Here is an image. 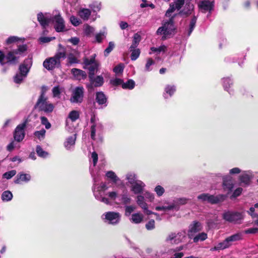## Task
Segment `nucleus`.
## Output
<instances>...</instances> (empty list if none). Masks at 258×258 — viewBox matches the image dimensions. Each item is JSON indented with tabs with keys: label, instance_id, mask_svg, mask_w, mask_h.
I'll return each instance as SVG.
<instances>
[{
	"label": "nucleus",
	"instance_id": "obj_1",
	"mask_svg": "<svg viewBox=\"0 0 258 258\" xmlns=\"http://www.w3.org/2000/svg\"><path fill=\"white\" fill-rule=\"evenodd\" d=\"M191 1L192 0H173V2L170 4L165 16L168 17H171L176 10L179 11L184 5H185V6L183 9L180 11L178 14L185 16L190 15L194 9L193 4L191 3Z\"/></svg>",
	"mask_w": 258,
	"mask_h": 258
},
{
	"label": "nucleus",
	"instance_id": "obj_2",
	"mask_svg": "<svg viewBox=\"0 0 258 258\" xmlns=\"http://www.w3.org/2000/svg\"><path fill=\"white\" fill-rule=\"evenodd\" d=\"M94 194L95 198L98 200L100 201L107 205H110L111 204V202H113L117 205H126L130 204L131 202V198L126 193L123 194L120 196H118L115 191L109 192L106 195L108 197V199L100 197L96 194L95 191H94Z\"/></svg>",
	"mask_w": 258,
	"mask_h": 258
},
{
	"label": "nucleus",
	"instance_id": "obj_3",
	"mask_svg": "<svg viewBox=\"0 0 258 258\" xmlns=\"http://www.w3.org/2000/svg\"><path fill=\"white\" fill-rule=\"evenodd\" d=\"M59 49L53 57L46 59L43 63V67L48 70H52L55 68L59 67L60 64V59L65 58L66 51L64 48L59 44Z\"/></svg>",
	"mask_w": 258,
	"mask_h": 258
},
{
	"label": "nucleus",
	"instance_id": "obj_4",
	"mask_svg": "<svg viewBox=\"0 0 258 258\" xmlns=\"http://www.w3.org/2000/svg\"><path fill=\"white\" fill-rule=\"evenodd\" d=\"M169 20H164L162 23V26L157 30L156 33L158 35L162 36V39L164 40L169 38L174 34L175 27L173 19L174 16L172 15Z\"/></svg>",
	"mask_w": 258,
	"mask_h": 258
},
{
	"label": "nucleus",
	"instance_id": "obj_5",
	"mask_svg": "<svg viewBox=\"0 0 258 258\" xmlns=\"http://www.w3.org/2000/svg\"><path fill=\"white\" fill-rule=\"evenodd\" d=\"M36 106L39 110L46 113L51 112L54 109V105L47 101V97L45 95L44 91H42Z\"/></svg>",
	"mask_w": 258,
	"mask_h": 258
},
{
	"label": "nucleus",
	"instance_id": "obj_6",
	"mask_svg": "<svg viewBox=\"0 0 258 258\" xmlns=\"http://www.w3.org/2000/svg\"><path fill=\"white\" fill-rule=\"evenodd\" d=\"M198 199L202 202H208L212 204H217L223 201L226 196L222 195L216 196L209 194H202L197 197Z\"/></svg>",
	"mask_w": 258,
	"mask_h": 258
},
{
	"label": "nucleus",
	"instance_id": "obj_7",
	"mask_svg": "<svg viewBox=\"0 0 258 258\" xmlns=\"http://www.w3.org/2000/svg\"><path fill=\"white\" fill-rule=\"evenodd\" d=\"M26 50L27 46L26 45H22L19 46L17 49L14 50L13 51L10 52L8 54L6 57L8 62H15L20 56H23Z\"/></svg>",
	"mask_w": 258,
	"mask_h": 258
},
{
	"label": "nucleus",
	"instance_id": "obj_8",
	"mask_svg": "<svg viewBox=\"0 0 258 258\" xmlns=\"http://www.w3.org/2000/svg\"><path fill=\"white\" fill-rule=\"evenodd\" d=\"M102 218L108 224L115 225L119 222L121 215L118 212H108L103 214Z\"/></svg>",
	"mask_w": 258,
	"mask_h": 258
},
{
	"label": "nucleus",
	"instance_id": "obj_9",
	"mask_svg": "<svg viewBox=\"0 0 258 258\" xmlns=\"http://www.w3.org/2000/svg\"><path fill=\"white\" fill-rule=\"evenodd\" d=\"M223 218L226 221L237 223L243 219V215L240 212L227 211L223 214Z\"/></svg>",
	"mask_w": 258,
	"mask_h": 258
},
{
	"label": "nucleus",
	"instance_id": "obj_10",
	"mask_svg": "<svg viewBox=\"0 0 258 258\" xmlns=\"http://www.w3.org/2000/svg\"><path fill=\"white\" fill-rule=\"evenodd\" d=\"M185 236V232L171 233L166 237L165 241L171 244H178L181 242Z\"/></svg>",
	"mask_w": 258,
	"mask_h": 258
},
{
	"label": "nucleus",
	"instance_id": "obj_11",
	"mask_svg": "<svg viewBox=\"0 0 258 258\" xmlns=\"http://www.w3.org/2000/svg\"><path fill=\"white\" fill-rule=\"evenodd\" d=\"M55 15L52 17V21L54 24V28L56 31L62 32L65 29L64 21L61 17L59 13L55 12Z\"/></svg>",
	"mask_w": 258,
	"mask_h": 258
},
{
	"label": "nucleus",
	"instance_id": "obj_12",
	"mask_svg": "<svg viewBox=\"0 0 258 258\" xmlns=\"http://www.w3.org/2000/svg\"><path fill=\"white\" fill-rule=\"evenodd\" d=\"M84 88L82 87H76L73 91L70 101L73 103L81 102L83 100Z\"/></svg>",
	"mask_w": 258,
	"mask_h": 258
},
{
	"label": "nucleus",
	"instance_id": "obj_13",
	"mask_svg": "<svg viewBox=\"0 0 258 258\" xmlns=\"http://www.w3.org/2000/svg\"><path fill=\"white\" fill-rule=\"evenodd\" d=\"M26 123H23L18 125L15 129L14 137L16 141L20 142L23 140L25 137L24 128Z\"/></svg>",
	"mask_w": 258,
	"mask_h": 258
},
{
	"label": "nucleus",
	"instance_id": "obj_14",
	"mask_svg": "<svg viewBox=\"0 0 258 258\" xmlns=\"http://www.w3.org/2000/svg\"><path fill=\"white\" fill-rule=\"evenodd\" d=\"M91 121L93 123L91 128V137L93 140H95L96 133H97L99 134L101 133L102 128V125L100 122H95V116H92Z\"/></svg>",
	"mask_w": 258,
	"mask_h": 258
},
{
	"label": "nucleus",
	"instance_id": "obj_15",
	"mask_svg": "<svg viewBox=\"0 0 258 258\" xmlns=\"http://www.w3.org/2000/svg\"><path fill=\"white\" fill-rule=\"evenodd\" d=\"M91 121L93 123L91 128V137L93 140H95L96 133H97L99 134L101 133L102 128V125L100 122H95V116H92Z\"/></svg>",
	"mask_w": 258,
	"mask_h": 258
},
{
	"label": "nucleus",
	"instance_id": "obj_16",
	"mask_svg": "<svg viewBox=\"0 0 258 258\" xmlns=\"http://www.w3.org/2000/svg\"><path fill=\"white\" fill-rule=\"evenodd\" d=\"M51 19V17L49 14H43L42 13H39L37 14V20L43 28H46L49 25Z\"/></svg>",
	"mask_w": 258,
	"mask_h": 258
},
{
	"label": "nucleus",
	"instance_id": "obj_17",
	"mask_svg": "<svg viewBox=\"0 0 258 258\" xmlns=\"http://www.w3.org/2000/svg\"><path fill=\"white\" fill-rule=\"evenodd\" d=\"M80 53L75 49H72L67 53V60L68 64L78 63L79 62V58Z\"/></svg>",
	"mask_w": 258,
	"mask_h": 258
},
{
	"label": "nucleus",
	"instance_id": "obj_18",
	"mask_svg": "<svg viewBox=\"0 0 258 258\" xmlns=\"http://www.w3.org/2000/svg\"><path fill=\"white\" fill-rule=\"evenodd\" d=\"M213 1H203L199 4L200 10L203 13L211 11L213 8Z\"/></svg>",
	"mask_w": 258,
	"mask_h": 258
},
{
	"label": "nucleus",
	"instance_id": "obj_19",
	"mask_svg": "<svg viewBox=\"0 0 258 258\" xmlns=\"http://www.w3.org/2000/svg\"><path fill=\"white\" fill-rule=\"evenodd\" d=\"M253 174L250 171L243 172L240 176V180L241 183L247 185L249 183L250 180L253 178Z\"/></svg>",
	"mask_w": 258,
	"mask_h": 258
},
{
	"label": "nucleus",
	"instance_id": "obj_20",
	"mask_svg": "<svg viewBox=\"0 0 258 258\" xmlns=\"http://www.w3.org/2000/svg\"><path fill=\"white\" fill-rule=\"evenodd\" d=\"M145 186V183L139 180L131 186V190L135 194H140L143 191Z\"/></svg>",
	"mask_w": 258,
	"mask_h": 258
},
{
	"label": "nucleus",
	"instance_id": "obj_21",
	"mask_svg": "<svg viewBox=\"0 0 258 258\" xmlns=\"http://www.w3.org/2000/svg\"><path fill=\"white\" fill-rule=\"evenodd\" d=\"M202 229L201 224L199 222H194L189 227L188 234L189 237L192 236L195 233L200 231Z\"/></svg>",
	"mask_w": 258,
	"mask_h": 258
},
{
	"label": "nucleus",
	"instance_id": "obj_22",
	"mask_svg": "<svg viewBox=\"0 0 258 258\" xmlns=\"http://www.w3.org/2000/svg\"><path fill=\"white\" fill-rule=\"evenodd\" d=\"M31 179V175L29 174L20 173L17 176V179L15 180V183L20 184L22 182H27Z\"/></svg>",
	"mask_w": 258,
	"mask_h": 258
},
{
	"label": "nucleus",
	"instance_id": "obj_23",
	"mask_svg": "<svg viewBox=\"0 0 258 258\" xmlns=\"http://www.w3.org/2000/svg\"><path fill=\"white\" fill-rule=\"evenodd\" d=\"M78 15L83 20H88L91 15V11L89 9L80 8L78 12Z\"/></svg>",
	"mask_w": 258,
	"mask_h": 258
},
{
	"label": "nucleus",
	"instance_id": "obj_24",
	"mask_svg": "<svg viewBox=\"0 0 258 258\" xmlns=\"http://www.w3.org/2000/svg\"><path fill=\"white\" fill-rule=\"evenodd\" d=\"M144 216L140 213H136L132 215L130 221L134 224H139L143 221Z\"/></svg>",
	"mask_w": 258,
	"mask_h": 258
},
{
	"label": "nucleus",
	"instance_id": "obj_25",
	"mask_svg": "<svg viewBox=\"0 0 258 258\" xmlns=\"http://www.w3.org/2000/svg\"><path fill=\"white\" fill-rule=\"evenodd\" d=\"M52 92L53 97L60 98L61 94L64 92V89L60 86H54L52 89Z\"/></svg>",
	"mask_w": 258,
	"mask_h": 258
},
{
	"label": "nucleus",
	"instance_id": "obj_26",
	"mask_svg": "<svg viewBox=\"0 0 258 258\" xmlns=\"http://www.w3.org/2000/svg\"><path fill=\"white\" fill-rule=\"evenodd\" d=\"M72 73L78 80L85 78L86 77L85 72L82 70L78 69H73L71 71Z\"/></svg>",
	"mask_w": 258,
	"mask_h": 258
},
{
	"label": "nucleus",
	"instance_id": "obj_27",
	"mask_svg": "<svg viewBox=\"0 0 258 258\" xmlns=\"http://www.w3.org/2000/svg\"><path fill=\"white\" fill-rule=\"evenodd\" d=\"M91 83L95 87H100L102 86L104 82L103 78L101 76H98L95 78H93V76H90Z\"/></svg>",
	"mask_w": 258,
	"mask_h": 258
},
{
	"label": "nucleus",
	"instance_id": "obj_28",
	"mask_svg": "<svg viewBox=\"0 0 258 258\" xmlns=\"http://www.w3.org/2000/svg\"><path fill=\"white\" fill-rule=\"evenodd\" d=\"M96 100L99 104H104L107 102V98L102 92L96 93Z\"/></svg>",
	"mask_w": 258,
	"mask_h": 258
},
{
	"label": "nucleus",
	"instance_id": "obj_29",
	"mask_svg": "<svg viewBox=\"0 0 258 258\" xmlns=\"http://www.w3.org/2000/svg\"><path fill=\"white\" fill-rule=\"evenodd\" d=\"M186 202L187 200L185 198H178L175 199L171 203V205L175 206L174 209L178 210L179 206L186 204Z\"/></svg>",
	"mask_w": 258,
	"mask_h": 258
},
{
	"label": "nucleus",
	"instance_id": "obj_30",
	"mask_svg": "<svg viewBox=\"0 0 258 258\" xmlns=\"http://www.w3.org/2000/svg\"><path fill=\"white\" fill-rule=\"evenodd\" d=\"M130 50L131 52V58L132 60H136L140 56V50L139 48L130 47Z\"/></svg>",
	"mask_w": 258,
	"mask_h": 258
},
{
	"label": "nucleus",
	"instance_id": "obj_31",
	"mask_svg": "<svg viewBox=\"0 0 258 258\" xmlns=\"http://www.w3.org/2000/svg\"><path fill=\"white\" fill-rule=\"evenodd\" d=\"M76 135L74 137H70L67 139V141L64 142V147L67 149H69L72 146H73L75 144L76 141Z\"/></svg>",
	"mask_w": 258,
	"mask_h": 258
},
{
	"label": "nucleus",
	"instance_id": "obj_32",
	"mask_svg": "<svg viewBox=\"0 0 258 258\" xmlns=\"http://www.w3.org/2000/svg\"><path fill=\"white\" fill-rule=\"evenodd\" d=\"M126 179L131 185L134 184L138 180L137 179L136 175L134 173H128L126 175Z\"/></svg>",
	"mask_w": 258,
	"mask_h": 258
},
{
	"label": "nucleus",
	"instance_id": "obj_33",
	"mask_svg": "<svg viewBox=\"0 0 258 258\" xmlns=\"http://www.w3.org/2000/svg\"><path fill=\"white\" fill-rule=\"evenodd\" d=\"M1 198L3 201H10L13 198V194L9 190L5 191L3 192Z\"/></svg>",
	"mask_w": 258,
	"mask_h": 258
},
{
	"label": "nucleus",
	"instance_id": "obj_34",
	"mask_svg": "<svg viewBox=\"0 0 258 258\" xmlns=\"http://www.w3.org/2000/svg\"><path fill=\"white\" fill-rule=\"evenodd\" d=\"M223 86L224 89L231 93L229 89L230 88L231 85H232V80L229 78H225L223 79Z\"/></svg>",
	"mask_w": 258,
	"mask_h": 258
},
{
	"label": "nucleus",
	"instance_id": "obj_35",
	"mask_svg": "<svg viewBox=\"0 0 258 258\" xmlns=\"http://www.w3.org/2000/svg\"><path fill=\"white\" fill-rule=\"evenodd\" d=\"M140 41V35L138 33L135 34L133 37V43L130 47H132V48H136L139 44Z\"/></svg>",
	"mask_w": 258,
	"mask_h": 258
},
{
	"label": "nucleus",
	"instance_id": "obj_36",
	"mask_svg": "<svg viewBox=\"0 0 258 258\" xmlns=\"http://www.w3.org/2000/svg\"><path fill=\"white\" fill-rule=\"evenodd\" d=\"M36 151L37 155L42 158H46L48 156V153L44 151L40 146H37Z\"/></svg>",
	"mask_w": 258,
	"mask_h": 258
},
{
	"label": "nucleus",
	"instance_id": "obj_37",
	"mask_svg": "<svg viewBox=\"0 0 258 258\" xmlns=\"http://www.w3.org/2000/svg\"><path fill=\"white\" fill-rule=\"evenodd\" d=\"M207 238V234L205 232H202L196 236L193 240L195 242H197L199 241H204Z\"/></svg>",
	"mask_w": 258,
	"mask_h": 258
},
{
	"label": "nucleus",
	"instance_id": "obj_38",
	"mask_svg": "<svg viewBox=\"0 0 258 258\" xmlns=\"http://www.w3.org/2000/svg\"><path fill=\"white\" fill-rule=\"evenodd\" d=\"M176 91V87L174 85H167L165 88V92L170 96H172Z\"/></svg>",
	"mask_w": 258,
	"mask_h": 258
},
{
	"label": "nucleus",
	"instance_id": "obj_39",
	"mask_svg": "<svg viewBox=\"0 0 258 258\" xmlns=\"http://www.w3.org/2000/svg\"><path fill=\"white\" fill-rule=\"evenodd\" d=\"M79 112L76 110H73L69 114L68 117L72 121H76L79 117Z\"/></svg>",
	"mask_w": 258,
	"mask_h": 258
},
{
	"label": "nucleus",
	"instance_id": "obj_40",
	"mask_svg": "<svg viewBox=\"0 0 258 258\" xmlns=\"http://www.w3.org/2000/svg\"><path fill=\"white\" fill-rule=\"evenodd\" d=\"M135 85V82L132 80L127 81L126 83H123L122 88L132 89L134 88Z\"/></svg>",
	"mask_w": 258,
	"mask_h": 258
},
{
	"label": "nucleus",
	"instance_id": "obj_41",
	"mask_svg": "<svg viewBox=\"0 0 258 258\" xmlns=\"http://www.w3.org/2000/svg\"><path fill=\"white\" fill-rule=\"evenodd\" d=\"M106 176L108 178L111 179L115 183H116L118 180V178L116 175L115 173L112 171L107 172L106 173Z\"/></svg>",
	"mask_w": 258,
	"mask_h": 258
},
{
	"label": "nucleus",
	"instance_id": "obj_42",
	"mask_svg": "<svg viewBox=\"0 0 258 258\" xmlns=\"http://www.w3.org/2000/svg\"><path fill=\"white\" fill-rule=\"evenodd\" d=\"M124 66L123 63H119L114 67L113 71L116 75L121 74L123 72Z\"/></svg>",
	"mask_w": 258,
	"mask_h": 258
},
{
	"label": "nucleus",
	"instance_id": "obj_43",
	"mask_svg": "<svg viewBox=\"0 0 258 258\" xmlns=\"http://www.w3.org/2000/svg\"><path fill=\"white\" fill-rule=\"evenodd\" d=\"M19 74L23 75L24 76L26 77L29 72V68L28 66L23 64L20 65L19 67Z\"/></svg>",
	"mask_w": 258,
	"mask_h": 258
},
{
	"label": "nucleus",
	"instance_id": "obj_44",
	"mask_svg": "<svg viewBox=\"0 0 258 258\" xmlns=\"http://www.w3.org/2000/svg\"><path fill=\"white\" fill-rule=\"evenodd\" d=\"M197 21V18L196 17H194L192 18V19L191 20L189 27L188 30V33H187V36H189L191 32H192L194 29L195 28L196 23Z\"/></svg>",
	"mask_w": 258,
	"mask_h": 258
},
{
	"label": "nucleus",
	"instance_id": "obj_45",
	"mask_svg": "<svg viewBox=\"0 0 258 258\" xmlns=\"http://www.w3.org/2000/svg\"><path fill=\"white\" fill-rule=\"evenodd\" d=\"M175 206L172 205L171 203L167 206H157L155 207L156 211H169L173 210Z\"/></svg>",
	"mask_w": 258,
	"mask_h": 258
},
{
	"label": "nucleus",
	"instance_id": "obj_46",
	"mask_svg": "<svg viewBox=\"0 0 258 258\" xmlns=\"http://www.w3.org/2000/svg\"><path fill=\"white\" fill-rule=\"evenodd\" d=\"M229 243H232L233 241H237L241 239V235L239 233H237L231 235L227 238Z\"/></svg>",
	"mask_w": 258,
	"mask_h": 258
},
{
	"label": "nucleus",
	"instance_id": "obj_47",
	"mask_svg": "<svg viewBox=\"0 0 258 258\" xmlns=\"http://www.w3.org/2000/svg\"><path fill=\"white\" fill-rule=\"evenodd\" d=\"M154 191L158 197L162 196L165 192L164 188L159 185L155 187Z\"/></svg>",
	"mask_w": 258,
	"mask_h": 258
},
{
	"label": "nucleus",
	"instance_id": "obj_48",
	"mask_svg": "<svg viewBox=\"0 0 258 258\" xmlns=\"http://www.w3.org/2000/svg\"><path fill=\"white\" fill-rule=\"evenodd\" d=\"M166 49V47L165 45H161L160 47L156 48V47H151V50L152 52H156L157 53H159L161 52H165Z\"/></svg>",
	"mask_w": 258,
	"mask_h": 258
},
{
	"label": "nucleus",
	"instance_id": "obj_49",
	"mask_svg": "<svg viewBox=\"0 0 258 258\" xmlns=\"http://www.w3.org/2000/svg\"><path fill=\"white\" fill-rule=\"evenodd\" d=\"M95 54L91 57L90 59H88L87 58H85L84 59V63L86 66H90L91 64H93L97 62L95 59Z\"/></svg>",
	"mask_w": 258,
	"mask_h": 258
},
{
	"label": "nucleus",
	"instance_id": "obj_50",
	"mask_svg": "<svg viewBox=\"0 0 258 258\" xmlns=\"http://www.w3.org/2000/svg\"><path fill=\"white\" fill-rule=\"evenodd\" d=\"M26 77L19 73L17 74L14 78L15 83L20 84Z\"/></svg>",
	"mask_w": 258,
	"mask_h": 258
},
{
	"label": "nucleus",
	"instance_id": "obj_51",
	"mask_svg": "<svg viewBox=\"0 0 258 258\" xmlns=\"http://www.w3.org/2000/svg\"><path fill=\"white\" fill-rule=\"evenodd\" d=\"M89 7L94 12L99 11L101 9V4L98 2H94L90 5Z\"/></svg>",
	"mask_w": 258,
	"mask_h": 258
},
{
	"label": "nucleus",
	"instance_id": "obj_52",
	"mask_svg": "<svg viewBox=\"0 0 258 258\" xmlns=\"http://www.w3.org/2000/svg\"><path fill=\"white\" fill-rule=\"evenodd\" d=\"M154 64V61L151 58H148L145 65V71L149 72L151 70V67Z\"/></svg>",
	"mask_w": 258,
	"mask_h": 258
},
{
	"label": "nucleus",
	"instance_id": "obj_53",
	"mask_svg": "<svg viewBox=\"0 0 258 258\" xmlns=\"http://www.w3.org/2000/svg\"><path fill=\"white\" fill-rule=\"evenodd\" d=\"M16 174V171L15 170H12L5 173L3 175V178H6L7 179L11 178Z\"/></svg>",
	"mask_w": 258,
	"mask_h": 258
},
{
	"label": "nucleus",
	"instance_id": "obj_54",
	"mask_svg": "<svg viewBox=\"0 0 258 258\" xmlns=\"http://www.w3.org/2000/svg\"><path fill=\"white\" fill-rule=\"evenodd\" d=\"M136 207L134 206H126L125 207V215L128 216L135 210Z\"/></svg>",
	"mask_w": 258,
	"mask_h": 258
},
{
	"label": "nucleus",
	"instance_id": "obj_55",
	"mask_svg": "<svg viewBox=\"0 0 258 258\" xmlns=\"http://www.w3.org/2000/svg\"><path fill=\"white\" fill-rule=\"evenodd\" d=\"M155 221L153 219L149 220L146 224V228L148 230H151L155 228Z\"/></svg>",
	"mask_w": 258,
	"mask_h": 258
},
{
	"label": "nucleus",
	"instance_id": "obj_56",
	"mask_svg": "<svg viewBox=\"0 0 258 258\" xmlns=\"http://www.w3.org/2000/svg\"><path fill=\"white\" fill-rule=\"evenodd\" d=\"M98 67V64L97 62H96L93 64L90 65V67L89 68V77L93 76V75H94V72L97 69Z\"/></svg>",
	"mask_w": 258,
	"mask_h": 258
},
{
	"label": "nucleus",
	"instance_id": "obj_57",
	"mask_svg": "<svg viewBox=\"0 0 258 258\" xmlns=\"http://www.w3.org/2000/svg\"><path fill=\"white\" fill-rule=\"evenodd\" d=\"M70 20L71 23L75 26L79 25L81 23V21L74 16H71Z\"/></svg>",
	"mask_w": 258,
	"mask_h": 258
},
{
	"label": "nucleus",
	"instance_id": "obj_58",
	"mask_svg": "<svg viewBox=\"0 0 258 258\" xmlns=\"http://www.w3.org/2000/svg\"><path fill=\"white\" fill-rule=\"evenodd\" d=\"M114 47V44L112 42H110L108 46L104 50V55L107 56L113 50Z\"/></svg>",
	"mask_w": 258,
	"mask_h": 258
},
{
	"label": "nucleus",
	"instance_id": "obj_59",
	"mask_svg": "<svg viewBox=\"0 0 258 258\" xmlns=\"http://www.w3.org/2000/svg\"><path fill=\"white\" fill-rule=\"evenodd\" d=\"M255 209L254 208L251 207L249 209V210L247 212L248 214L250 215L252 219L254 220L258 218V214L254 212Z\"/></svg>",
	"mask_w": 258,
	"mask_h": 258
},
{
	"label": "nucleus",
	"instance_id": "obj_60",
	"mask_svg": "<svg viewBox=\"0 0 258 258\" xmlns=\"http://www.w3.org/2000/svg\"><path fill=\"white\" fill-rule=\"evenodd\" d=\"M45 130L42 129L39 131H37L35 133V135L39 139L41 140L44 138L45 134Z\"/></svg>",
	"mask_w": 258,
	"mask_h": 258
},
{
	"label": "nucleus",
	"instance_id": "obj_61",
	"mask_svg": "<svg viewBox=\"0 0 258 258\" xmlns=\"http://www.w3.org/2000/svg\"><path fill=\"white\" fill-rule=\"evenodd\" d=\"M94 31V29L88 25L84 26V32L86 35H90L93 33Z\"/></svg>",
	"mask_w": 258,
	"mask_h": 258
},
{
	"label": "nucleus",
	"instance_id": "obj_62",
	"mask_svg": "<svg viewBox=\"0 0 258 258\" xmlns=\"http://www.w3.org/2000/svg\"><path fill=\"white\" fill-rule=\"evenodd\" d=\"M111 83L114 86H118L121 85L122 87V84L123 83V80L119 78H115L112 79L110 81Z\"/></svg>",
	"mask_w": 258,
	"mask_h": 258
},
{
	"label": "nucleus",
	"instance_id": "obj_63",
	"mask_svg": "<svg viewBox=\"0 0 258 258\" xmlns=\"http://www.w3.org/2000/svg\"><path fill=\"white\" fill-rule=\"evenodd\" d=\"M224 244L223 242H220L218 244H217L216 246H215L214 247H212L210 249L211 251H214V250H222L224 249H225V247H224Z\"/></svg>",
	"mask_w": 258,
	"mask_h": 258
},
{
	"label": "nucleus",
	"instance_id": "obj_64",
	"mask_svg": "<svg viewBox=\"0 0 258 258\" xmlns=\"http://www.w3.org/2000/svg\"><path fill=\"white\" fill-rule=\"evenodd\" d=\"M41 123L45 126L46 128L49 129L51 127L50 123L48 122L47 119L45 117H41Z\"/></svg>",
	"mask_w": 258,
	"mask_h": 258
}]
</instances>
